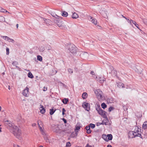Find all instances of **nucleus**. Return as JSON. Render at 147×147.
I'll use <instances>...</instances> for the list:
<instances>
[{
	"label": "nucleus",
	"mask_w": 147,
	"mask_h": 147,
	"mask_svg": "<svg viewBox=\"0 0 147 147\" xmlns=\"http://www.w3.org/2000/svg\"><path fill=\"white\" fill-rule=\"evenodd\" d=\"M113 109H114V108L113 107H111L109 108L108 111L109 112H111L112 110H113Z\"/></svg>",
	"instance_id": "nucleus-40"
},
{
	"label": "nucleus",
	"mask_w": 147,
	"mask_h": 147,
	"mask_svg": "<svg viewBox=\"0 0 147 147\" xmlns=\"http://www.w3.org/2000/svg\"><path fill=\"white\" fill-rule=\"evenodd\" d=\"M42 134L43 135H45H45H46V134L45 133V132H44L43 131H42Z\"/></svg>",
	"instance_id": "nucleus-51"
},
{
	"label": "nucleus",
	"mask_w": 147,
	"mask_h": 147,
	"mask_svg": "<svg viewBox=\"0 0 147 147\" xmlns=\"http://www.w3.org/2000/svg\"><path fill=\"white\" fill-rule=\"evenodd\" d=\"M7 41L9 42H11L13 43H14L15 41L13 39L10 38L9 37H7Z\"/></svg>",
	"instance_id": "nucleus-21"
},
{
	"label": "nucleus",
	"mask_w": 147,
	"mask_h": 147,
	"mask_svg": "<svg viewBox=\"0 0 147 147\" xmlns=\"http://www.w3.org/2000/svg\"><path fill=\"white\" fill-rule=\"evenodd\" d=\"M94 93L98 100L100 101L103 99V97L102 96V92L100 90H94Z\"/></svg>",
	"instance_id": "nucleus-2"
},
{
	"label": "nucleus",
	"mask_w": 147,
	"mask_h": 147,
	"mask_svg": "<svg viewBox=\"0 0 147 147\" xmlns=\"http://www.w3.org/2000/svg\"><path fill=\"white\" fill-rule=\"evenodd\" d=\"M8 87H8L9 89L10 90L11 89V88L10 87V86H9Z\"/></svg>",
	"instance_id": "nucleus-64"
},
{
	"label": "nucleus",
	"mask_w": 147,
	"mask_h": 147,
	"mask_svg": "<svg viewBox=\"0 0 147 147\" xmlns=\"http://www.w3.org/2000/svg\"><path fill=\"white\" fill-rule=\"evenodd\" d=\"M6 54L7 55H9V49L7 47L6 48Z\"/></svg>",
	"instance_id": "nucleus-38"
},
{
	"label": "nucleus",
	"mask_w": 147,
	"mask_h": 147,
	"mask_svg": "<svg viewBox=\"0 0 147 147\" xmlns=\"http://www.w3.org/2000/svg\"><path fill=\"white\" fill-rule=\"evenodd\" d=\"M132 23L138 29H139V28L138 27V25L137 24L136 22L134 20H130V23L131 24V23Z\"/></svg>",
	"instance_id": "nucleus-12"
},
{
	"label": "nucleus",
	"mask_w": 147,
	"mask_h": 147,
	"mask_svg": "<svg viewBox=\"0 0 147 147\" xmlns=\"http://www.w3.org/2000/svg\"><path fill=\"white\" fill-rule=\"evenodd\" d=\"M139 129L138 128V127H136L135 128V130L134 131H133V133H134V135L135 136V137L137 136L138 135V133H140V131L139 130Z\"/></svg>",
	"instance_id": "nucleus-7"
},
{
	"label": "nucleus",
	"mask_w": 147,
	"mask_h": 147,
	"mask_svg": "<svg viewBox=\"0 0 147 147\" xmlns=\"http://www.w3.org/2000/svg\"><path fill=\"white\" fill-rule=\"evenodd\" d=\"M107 137H108V141L109 140H111L112 139L113 136L111 134H108L107 135Z\"/></svg>",
	"instance_id": "nucleus-22"
},
{
	"label": "nucleus",
	"mask_w": 147,
	"mask_h": 147,
	"mask_svg": "<svg viewBox=\"0 0 147 147\" xmlns=\"http://www.w3.org/2000/svg\"><path fill=\"white\" fill-rule=\"evenodd\" d=\"M80 129V126H76V130H79Z\"/></svg>",
	"instance_id": "nucleus-46"
},
{
	"label": "nucleus",
	"mask_w": 147,
	"mask_h": 147,
	"mask_svg": "<svg viewBox=\"0 0 147 147\" xmlns=\"http://www.w3.org/2000/svg\"><path fill=\"white\" fill-rule=\"evenodd\" d=\"M1 38H3V39H4V40H7V37H8L7 36H1Z\"/></svg>",
	"instance_id": "nucleus-37"
},
{
	"label": "nucleus",
	"mask_w": 147,
	"mask_h": 147,
	"mask_svg": "<svg viewBox=\"0 0 147 147\" xmlns=\"http://www.w3.org/2000/svg\"><path fill=\"white\" fill-rule=\"evenodd\" d=\"M58 26H59V27H61L62 25L61 24V25H59V24H58Z\"/></svg>",
	"instance_id": "nucleus-58"
},
{
	"label": "nucleus",
	"mask_w": 147,
	"mask_h": 147,
	"mask_svg": "<svg viewBox=\"0 0 147 147\" xmlns=\"http://www.w3.org/2000/svg\"><path fill=\"white\" fill-rule=\"evenodd\" d=\"M62 15L63 16L67 17L68 15L66 11H63L62 13Z\"/></svg>",
	"instance_id": "nucleus-32"
},
{
	"label": "nucleus",
	"mask_w": 147,
	"mask_h": 147,
	"mask_svg": "<svg viewBox=\"0 0 147 147\" xmlns=\"http://www.w3.org/2000/svg\"><path fill=\"white\" fill-rule=\"evenodd\" d=\"M4 122L5 123V124L8 125V127L7 128H9V123H10V121H9L8 120H6V119H4L3 120Z\"/></svg>",
	"instance_id": "nucleus-23"
},
{
	"label": "nucleus",
	"mask_w": 147,
	"mask_h": 147,
	"mask_svg": "<svg viewBox=\"0 0 147 147\" xmlns=\"http://www.w3.org/2000/svg\"><path fill=\"white\" fill-rule=\"evenodd\" d=\"M39 128L40 129H42V127L41 126H39Z\"/></svg>",
	"instance_id": "nucleus-63"
},
{
	"label": "nucleus",
	"mask_w": 147,
	"mask_h": 147,
	"mask_svg": "<svg viewBox=\"0 0 147 147\" xmlns=\"http://www.w3.org/2000/svg\"><path fill=\"white\" fill-rule=\"evenodd\" d=\"M122 17H123V18H125L126 20H127V18H126V17H125L123 15H122Z\"/></svg>",
	"instance_id": "nucleus-60"
},
{
	"label": "nucleus",
	"mask_w": 147,
	"mask_h": 147,
	"mask_svg": "<svg viewBox=\"0 0 147 147\" xmlns=\"http://www.w3.org/2000/svg\"><path fill=\"white\" fill-rule=\"evenodd\" d=\"M109 73L110 74H111L113 76H116L117 74V71L115 70H112L111 71H109Z\"/></svg>",
	"instance_id": "nucleus-11"
},
{
	"label": "nucleus",
	"mask_w": 147,
	"mask_h": 147,
	"mask_svg": "<svg viewBox=\"0 0 147 147\" xmlns=\"http://www.w3.org/2000/svg\"><path fill=\"white\" fill-rule=\"evenodd\" d=\"M68 72L69 73H72L73 72V71L72 70V69H68Z\"/></svg>",
	"instance_id": "nucleus-44"
},
{
	"label": "nucleus",
	"mask_w": 147,
	"mask_h": 147,
	"mask_svg": "<svg viewBox=\"0 0 147 147\" xmlns=\"http://www.w3.org/2000/svg\"><path fill=\"white\" fill-rule=\"evenodd\" d=\"M68 50L71 53H76V48L74 45H70L69 47Z\"/></svg>",
	"instance_id": "nucleus-3"
},
{
	"label": "nucleus",
	"mask_w": 147,
	"mask_h": 147,
	"mask_svg": "<svg viewBox=\"0 0 147 147\" xmlns=\"http://www.w3.org/2000/svg\"><path fill=\"white\" fill-rule=\"evenodd\" d=\"M89 126L90 128L91 127V128L93 129L95 127V125L94 124L91 123L89 125Z\"/></svg>",
	"instance_id": "nucleus-36"
},
{
	"label": "nucleus",
	"mask_w": 147,
	"mask_h": 147,
	"mask_svg": "<svg viewBox=\"0 0 147 147\" xmlns=\"http://www.w3.org/2000/svg\"><path fill=\"white\" fill-rule=\"evenodd\" d=\"M143 22L144 24L146 25L147 26V19H144L143 20Z\"/></svg>",
	"instance_id": "nucleus-43"
},
{
	"label": "nucleus",
	"mask_w": 147,
	"mask_h": 147,
	"mask_svg": "<svg viewBox=\"0 0 147 147\" xmlns=\"http://www.w3.org/2000/svg\"><path fill=\"white\" fill-rule=\"evenodd\" d=\"M62 102L64 104H66L68 102V98H65L63 100Z\"/></svg>",
	"instance_id": "nucleus-25"
},
{
	"label": "nucleus",
	"mask_w": 147,
	"mask_h": 147,
	"mask_svg": "<svg viewBox=\"0 0 147 147\" xmlns=\"http://www.w3.org/2000/svg\"><path fill=\"white\" fill-rule=\"evenodd\" d=\"M40 106H41V108H42V109L40 110V112L42 113L43 114L45 113V110L44 108H42L43 106H42L41 105Z\"/></svg>",
	"instance_id": "nucleus-35"
},
{
	"label": "nucleus",
	"mask_w": 147,
	"mask_h": 147,
	"mask_svg": "<svg viewBox=\"0 0 147 147\" xmlns=\"http://www.w3.org/2000/svg\"><path fill=\"white\" fill-rule=\"evenodd\" d=\"M98 113L100 115L103 116L105 118L107 116L106 115V112L103 110L101 109L97 111Z\"/></svg>",
	"instance_id": "nucleus-6"
},
{
	"label": "nucleus",
	"mask_w": 147,
	"mask_h": 147,
	"mask_svg": "<svg viewBox=\"0 0 147 147\" xmlns=\"http://www.w3.org/2000/svg\"><path fill=\"white\" fill-rule=\"evenodd\" d=\"M36 124L35 123H34L32 124V126H36Z\"/></svg>",
	"instance_id": "nucleus-55"
},
{
	"label": "nucleus",
	"mask_w": 147,
	"mask_h": 147,
	"mask_svg": "<svg viewBox=\"0 0 147 147\" xmlns=\"http://www.w3.org/2000/svg\"><path fill=\"white\" fill-rule=\"evenodd\" d=\"M56 111V109L54 108L50 109L49 113L51 115H52Z\"/></svg>",
	"instance_id": "nucleus-15"
},
{
	"label": "nucleus",
	"mask_w": 147,
	"mask_h": 147,
	"mask_svg": "<svg viewBox=\"0 0 147 147\" xmlns=\"http://www.w3.org/2000/svg\"><path fill=\"white\" fill-rule=\"evenodd\" d=\"M114 68L112 66H110L109 67V68L108 70V72L107 73H109V71H111L112 70H114Z\"/></svg>",
	"instance_id": "nucleus-34"
},
{
	"label": "nucleus",
	"mask_w": 147,
	"mask_h": 147,
	"mask_svg": "<svg viewBox=\"0 0 147 147\" xmlns=\"http://www.w3.org/2000/svg\"><path fill=\"white\" fill-rule=\"evenodd\" d=\"M107 147H112V146L110 145H108L107 146Z\"/></svg>",
	"instance_id": "nucleus-59"
},
{
	"label": "nucleus",
	"mask_w": 147,
	"mask_h": 147,
	"mask_svg": "<svg viewBox=\"0 0 147 147\" xmlns=\"http://www.w3.org/2000/svg\"><path fill=\"white\" fill-rule=\"evenodd\" d=\"M29 88L26 87L25 89L24 90L23 92L22 93L25 96H28Z\"/></svg>",
	"instance_id": "nucleus-8"
},
{
	"label": "nucleus",
	"mask_w": 147,
	"mask_h": 147,
	"mask_svg": "<svg viewBox=\"0 0 147 147\" xmlns=\"http://www.w3.org/2000/svg\"><path fill=\"white\" fill-rule=\"evenodd\" d=\"M81 55L84 58H86L88 57V53L86 52H84L82 53L81 54Z\"/></svg>",
	"instance_id": "nucleus-13"
},
{
	"label": "nucleus",
	"mask_w": 147,
	"mask_h": 147,
	"mask_svg": "<svg viewBox=\"0 0 147 147\" xmlns=\"http://www.w3.org/2000/svg\"><path fill=\"white\" fill-rule=\"evenodd\" d=\"M12 64L13 65L16 66L18 64V63L17 61H14L13 62Z\"/></svg>",
	"instance_id": "nucleus-41"
},
{
	"label": "nucleus",
	"mask_w": 147,
	"mask_h": 147,
	"mask_svg": "<svg viewBox=\"0 0 147 147\" xmlns=\"http://www.w3.org/2000/svg\"><path fill=\"white\" fill-rule=\"evenodd\" d=\"M142 128L144 129L147 128V121L144 122L142 125Z\"/></svg>",
	"instance_id": "nucleus-19"
},
{
	"label": "nucleus",
	"mask_w": 147,
	"mask_h": 147,
	"mask_svg": "<svg viewBox=\"0 0 147 147\" xmlns=\"http://www.w3.org/2000/svg\"><path fill=\"white\" fill-rule=\"evenodd\" d=\"M128 137L129 138H133L135 137V136L134 135L133 131H130L128 134Z\"/></svg>",
	"instance_id": "nucleus-10"
},
{
	"label": "nucleus",
	"mask_w": 147,
	"mask_h": 147,
	"mask_svg": "<svg viewBox=\"0 0 147 147\" xmlns=\"http://www.w3.org/2000/svg\"><path fill=\"white\" fill-rule=\"evenodd\" d=\"M105 80V78L104 77H100L99 78L98 81L100 83H102Z\"/></svg>",
	"instance_id": "nucleus-17"
},
{
	"label": "nucleus",
	"mask_w": 147,
	"mask_h": 147,
	"mask_svg": "<svg viewBox=\"0 0 147 147\" xmlns=\"http://www.w3.org/2000/svg\"><path fill=\"white\" fill-rule=\"evenodd\" d=\"M21 119V117L20 116H19L18 121H20Z\"/></svg>",
	"instance_id": "nucleus-54"
},
{
	"label": "nucleus",
	"mask_w": 147,
	"mask_h": 147,
	"mask_svg": "<svg viewBox=\"0 0 147 147\" xmlns=\"http://www.w3.org/2000/svg\"><path fill=\"white\" fill-rule=\"evenodd\" d=\"M88 96V94L86 92H84L82 94V97L83 99H86Z\"/></svg>",
	"instance_id": "nucleus-20"
},
{
	"label": "nucleus",
	"mask_w": 147,
	"mask_h": 147,
	"mask_svg": "<svg viewBox=\"0 0 147 147\" xmlns=\"http://www.w3.org/2000/svg\"><path fill=\"white\" fill-rule=\"evenodd\" d=\"M0 11L3 12H8L7 10L2 8H1V10H0Z\"/></svg>",
	"instance_id": "nucleus-39"
},
{
	"label": "nucleus",
	"mask_w": 147,
	"mask_h": 147,
	"mask_svg": "<svg viewBox=\"0 0 147 147\" xmlns=\"http://www.w3.org/2000/svg\"><path fill=\"white\" fill-rule=\"evenodd\" d=\"M16 27H17V28H18V24H17L16 25Z\"/></svg>",
	"instance_id": "nucleus-62"
},
{
	"label": "nucleus",
	"mask_w": 147,
	"mask_h": 147,
	"mask_svg": "<svg viewBox=\"0 0 147 147\" xmlns=\"http://www.w3.org/2000/svg\"><path fill=\"white\" fill-rule=\"evenodd\" d=\"M42 123V122L40 121H38V124L39 126H40V124H41Z\"/></svg>",
	"instance_id": "nucleus-47"
},
{
	"label": "nucleus",
	"mask_w": 147,
	"mask_h": 147,
	"mask_svg": "<svg viewBox=\"0 0 147 147\" xmlns=\"http://www.w3.org/2000/svg\"><path fill=\"white\" fill-rule=\"evenodd\" d=\"M9 129L13 134L15 136L19 135L20 134V131L19 129L16 126H15L13 123H9Z\"/></svg>",
	"instance_id": "nucleus-1"
},
{
	"label": "nucleus",
	"mask_w": 147,
	"mask_h": 147,
	"mask_svg": "<svg viewBox=\"0 0 147 147\" xmlns=\"http://www.w3.org/2000/svg\"><path fill=\"white\" fill-rule=\"evenodd\" d=\"M66 111L64 108H63L62 109V115H65V112Z\"/></svg>",
	"instance_id": "nucleus-45"
},
{
	"label": "nucleus",
	"mask_w": 147,
	"mask_h": 147,
	"mask_svg": "<svg viewBox=\"0 0 147 147\" xmlns=\"http://www.w3.org/2000/svg\"><path fill=\"white\" fill-rule=\"evenodd\" d=\"M123 86V84L121 82H119L117 83V86L119 88L124 87Z\"/></svg>",
	"instance_id": "nucleus-16"
},
{
	"label": "nucleus",
	"mask_w": 147,
	"mask_h": 147,
	"mask_svg": "<svg viewBox=\"0 0 147 147\" xmlns=\"http://www.w3.org/2000/svg\"><path fill=\"white\" fill-rule=\"evenodd\" d=\"M5 18L4 17L2 16H0V21L1 22H4Z\"/></svg>",
	"instance_id": "nucleus-29"
},
{
	"label": "nucleus",
	"mask_w": 147,
	"mask_h": 147,
	"mask_svg": "<svg viewBox=\"0 0 147 147\" xmlns=\"http://www.w3.org/2000/svg\"><path fill=\"white\" fill-rule=\"evenodd\" d=\"M90 74H92V75H94V71H91L90 72Z\"/></svg>",
	"instance_id": "nucleus-53"
},
{
	"label": "nucleus",
	"mask_w": 147,
	"mask_h": 147,
	"mask_svg": "<svg viewBox=\"0 0 147 147\" xmlns=\"http://www.w3.org/2000/svg\"><path fill=\"white\" fill-rule=\"evenodd\" d=\"M53 130L56 133H60L61 132V130L59 125H55L54 128H53Z\"/></svg>",
	"instance_id": "nucleus-5"
},
{
	"label": "nucleus",
	"mask_w": 147,
	"mask_h": 147,
	"mask_svg": "<svg viewBox=\"0 0 147 147\" xmlns=\"http://www.w3.org/2000/svg\"><path fill=\"white\" fill-rule=\"evenodd\" d=\"M78 17L79 16L78 14L75 12L74 13L72 16V18L73 19H76L78 18Z\"/></svg>",
	"instance_id": "nucleus-14"
},
{
	"label": "nucleus",
	"mask_w": 147,
	"mask_h": 147,
	"mask_svg": "<svg viewBox=\"0 0 147 147\" xmlns=\"http://www.w3.org/2000/svg\"><path fill=\"white\" fill-rule=\"evenodd\" d=\"M102 13L103 16L104 18H106L108 17L107 12L103 11V12H102Z\"/></svg>",
	"instance_id": "nucleus-27"
},
{
	"label": "nucleus",
	"mask_w": 147,
	"mask_h": 147,
	"mask_svg": "<svg viewBox=\"0 0 147 147\" xmlns=\"http://www.w3.org/2000/svg\"><path fill=\"white\" fill-rule=\"evenodd\" d=\"M101 109L100 105L98 104H96V109L97 111Z\"/></svg>",
	"instance_id": "nucleus-26"
},
{
	"label": "nucleus",
	"mask_w": 147,
	"mask_h": 147,
	"mask_svg": "<svg viewBox=\"0 0 147 147\" xmlns=\"http://www.w3.org/2000/svg\"><path fill=\"white\" fill-rule=\"evenodd\" d=\"M102 124H105V125H106V122H104V120H103V121L102 122Z\"/></svg>",
	"instance_id": "nucleus-56"
},
{
	"label": "nucleus",
	"mask_w": 147,
	"mask_h": 147,
	"mask_svg": "<svg viewBox=\"0 0 147 147\" xmlns=\"http://www.w3.org/2000/svg\"><path fill=\"white\" fill-rule=\"evenodd\" d=\"M1 126V125H0V127ZM1 127H0V132H1Z\"/></svg>",
	"instance_id": "nucleus-61"
},
{
	"label": "nucleus",
	"mask_w": 147,
	"mask_h": 147,
	"mask_svg": "<svg viewBox=\"0 0 147 147\" xmlns=\"http://www.w3.org/2000/svg\"><path fill=\"white\" fill-rule=\"evenodd\" d=\"M37 60L40 61L42 60V58L41 56L40 55H38L37 56Z\"/></svg>",
	"instance_id": "nucleus-33"
},
{
	"label": "nucleus",
	"mask_w": 147,
	"mask_h": 147,
	"mask_svg": "<svg viewBox=\"0 0 147 147\" xmlns=\"http://www.w3.org/2000/svg\"><path fill=\"white\" fill-rule=\"evenodd\" d=\"M71 145V143L69 142H67V143L66 144V147H69Z\"/></svg>",
	"instance_id": "nucleus-42"
},
{
	"label": "nucleus",
	"mask_w": 147,
	"mask_h": 147,
	"mask_svg": "<svg viewBox=\"0 0 147 147\" xmlns=\"http://www.w3.org/2000/svg\"><path fill=\"white\" fill-rule=\"evenodd\" d=\"M86 129L87 130V133L88 134H90L91 132V130L90 129V127L88 126H87L85 127Z\"/></svg>",
	"instance_id": "nucleus-18"
},
{
	"label": "nucleus",
	"mask_w": 147,
	"mask_h": 147,
	"mask_svg": "<svg viewBox=\"0 0 147 147\" xmlns=\"http://www.w3.org/2000/svg\"><path fill=\"white\" fill-rule=\"evenodd\" d=\"M107 135L106 136L105 134H103L102 135V138L104 140L106 141H108V140L107 138Z\"/></svg>",
	"instance_id": "nucleus-24"
},
{
	"label": "nucleus",
	"mask_w": 147,
	"mask_h": 147,
	"mask_svg": "<svg viewBox=\"0 0 147 147\" xmlns=\"http://www.w3.org/2000/svg\"><path fill=\"white\" fill-rule=\"evenodd\" d=\"M92 23H94L95 25L97 24V20L96 19H92L91 21Z\"/></svg>",
	"instance_id": "nucleus-30"
},
{
	"label": "nucleus",
	"mask_w": 147,
	"mask_h": 147,
	"mask_svg": "<svg viewBox=\"0 0 147 147\" xmlns=\"http://www.w3.org/2000/svg\"><path fill=\"white\" fill-rule=\"evenodd\" d=\"M82 107L87 110V111H89L90 109V104L87 102H84L82 104Z\"/></svg>",
	"instance_id": "nucleus-4"
},
{
	"label": "nucleus",
	"mask_w": 147,
	"mask_h": 147,
	"mask_svg": "<svg viewBox=\"0 0 147 147\" xmlns=\"http://www.w3.org/2000/svg\"><path fill=\"white\" fill-rule=\"evenodd\" d=\"M50 14L53 16V17L56 18L60 19L61 18V17L59 16L54 12H52L50 13Z\"/></svg>",
	"instance_id": "nucleus-9"
},
{
	"label": "nucleus",
	"mask_w": 147,
	"mask_h": 147,
	"mask_svg": "<svg viewBox=\"0 0 147 147\" xmlns=\"http://www.w3.org/2000/svg\"><path fill=\"white\" fill-rule=\"evenodd\" d=\"M85 147H92V146H91L87 144V146Z\"/></svg>",
	"instance_id": "nucleus-57"
},
{
	"label": "nucleus",
	"mask_w": 147,
	"mask_h": 147,
	"mask_svg": "<svg viewBox=\"0 0 147 147\" xmlns=\"http://www.w3.org/2000/svg\"><path fill=\"white\" fill-rule=\"evenodd\" d=\"M47 87H44L43 88V91H45L47 90Z\"/></svg>",
	"instance_id": "nucleus-49"
},
{
	"label": "nucleus",
	"mask_w": 147,
	"mask_h": 147,
	"mask_svg": "<svg viewBox=\"0 0 147 147\" xmlns=\"http://www.w3.org/2000/svg\"><path fill=\"white\" fill-rule=\"evenodd\" d=\"M140 133H138V135L137 136L140 137L141 138H142V136L141 134Z\"/></svg>",
	"instance_id": "nucleus-48"
},
{
	"label": "nucleus",
	"mask_w": 147,
	"mask_h": 147,
	"mask_svg": "<svg viewBox=\"0 0 147 147\" xmlns=\"http://www.w3.org/2000/svg\"><path fill=\"white\" fill-rule=\"evenodd\" d=\"M63 121H64V122L65 123H66L67 121H66V119H65L64 118H63Z\"/></svg>",
	"instance_id": "nucleus-52"
},
{
	"label": "nucleus",
	"mask_w": 147,
	"mask_h": 147,
	"mask_svg": "<svg viewBox=\"0 0 147 147\" xmlns=\"http://www.w3.org/2000/svg\"><path fill=\"white\" fill-rule=\"evenodd\" d=\"M103 109H105L107 107V105L105 103H103L101 105Z\"/></svg>",
	"instance_id": "nucleus-31"
},
{
	"label": "nucleus",
	"mask_w": 147,
	"mask_h": 147,
	"mask_svg": "<svg viewBox=\"0 0 147 147\" xmlns=\"http://www.w3.org/2000/svg\"><path fill=\"white\" fill-rule=\"evenodd\" d=\"M88 19L89 20H91L92 19V17H91V16H88Z\"/></svg>",
	"instance_id": "nucleus-50"
},
{
	"label": "nucleus",
	"mask_w": 147,
	"mask_h": 147,
	"mask_svg": "<svg viewBox=\"0 0 147 147\" xmlns=\"http://www.w3.org/2000/svg\"><path fill=\"white\" fill-rule=\"evenodd\" d=\"M28 76L29 78H34L33 76L30 72H29L28 73Z\"/></svg>",
	"instance_id": "nucleus-28"
}]
</instances>
